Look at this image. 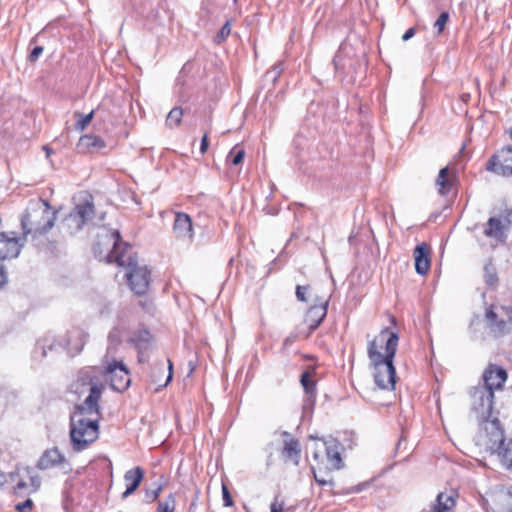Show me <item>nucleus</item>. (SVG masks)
I'll return each instance as SVG.
<instances>
[{
  "label": "nucleus",
  "mask_w": 512,
  "mask_h": 512,
  "mask_svg": "<svg viewBox=\"0 0 512 512\" xmlns=\"http://www.w3.org/2000/svg\"><path fill=\"white\" fill-rule=\"evenodd\" d=\"M74 392H88L84 402L76 406L70 417V439L75 452L85 450L99 435L100 406L103 386L88 374L80 376L73 384Z\"/></svg>",
  "instance_id": "1"
},
{
  "label": "nucleus",
  "mask_w": 512,
  "mask_h": 512,
  "mask_svg": "<svg viewBox=\"0 0 512 512\" xmlns=\"http://www.w3.org/2000/svg\"><path fill=\"white\" fill-rule=\"evenodd\" d=\"M94 254L100 261L117 263L126 267V277L131 290L137 295L146 293L149 287L150 272L146 266H140L133 255L130 246L121 241L117 230L103 229L97 236L93 248Z\"/></svg>",
  "instance_id": "2"
},
{
  "label": "nucleus",
  "mask_w": 512,
  "mask_h": 512,
  "mask_svg": "<svg viewBox=\"0 0 512 512\" xmlns=\"http://www.w3.org/2000/svg\"><path fill=\"white\" fill-rule=\"evenodd\" d=\"M399 337L396 332L383 328L377 336L368 342L367 355L374 368V382L379 389L393 390L396 383V371L393 364Z\"/></svg>",
  "instance_id": "3"
},
{
  "label": "nucleus",
  "mask_w": 512,
  "mask_h": 512,
  "mask_svg": "<svg viewBox=\"0 0 512 512\" xmlns=\"http://www.w3.org/2000/svg\"><path fill=\"white\" fill-rule=\"evenodd\" d=\"M56 220L54 211L48 202L42 199L31 200L21 216L22 236L28 241L29 237L37 242L52 229Z\"/></svg>",
  "instance_id": "4"
},
{
  "label": "nucleus",
  "mask_w": 512,
  "mask_h": 512,
  "mask_svg": "<svg viewBox=\"0 0 512 512\" xmlns=\"http://www.w3.org/2000/svg\"><path fill=\"white\" fill-rule=\"evenodd\" d=\"M120 339L117 333L111 332L108 336V348L104 357V378L110 383L113 390L122 392L130 385V376L127 367L122 361H117L113 358L117 345Z\"/></svg>",
  "instance_id": "5"
},
{
  "label": "nucleus",
  "mask_w": 512,
  "mask_h": 512,
  "mask_svg": "<svg viewBox=\"0 0 512 512\" xmlns=\"http://www.w3.org/2000/svg\"><path fill=\"white\" fill-rule=\"evenodd\" d=\"M95 216V207L92 198L76 204L74 209L62 220L61 228L66 233L73 235L88 225Z\"/></svg>",
  "instance_id": "6"
},
{
  "label": "nucleus",
  "mask_w": 512,
  "mask_h": 512,
  "mask_svg": "<svg viewBox=\"0 0 512 512\" xmlns=\"http://www.w3.org/2000/svg\"><path fill=\"white\" fill-rule=\"evenodd\" d=\"M485 430L490 434L489 449L498 454L505 466L512 468V440L505 441L504 432L500 427L499 420H492L489 423V427H485Z\"/></svg>",
  "instance_id": "7"
},
{
  "label": "nucleus",
  "mask_w": 512,
  "mask_h": 512,
  "mask_svg": "<svg viewBox=\"0 0 512 512\" xmlns=\"http://www.w3.org/2000/svg\"><path fill=\"white\" fill-rule=\"evenodd\" d=\"M472 410L477 414V417L482 422H487L486 427H489L488 419L492 415L494 392L487 388L479 386L474 387L471 392ZM492 421H490L491 423Z\"/></svg>",
  "instance_id": "8"
},
{
  "label": "nucleus",
  "mask_w": 512,
  "mask_h": 512,
  "mask_svg": "<svg viewBox=\"0 0 512 512\" xmlns=\"http://www.w3.org/2000/svg\"><path fill=\"white\" fill-rule=\"evenodd\" d=\"M26 241L23 236L17 237L15 232H1L0 260L16 258Z\"/></svg>",
  "instance_id": "9"
},
{
  "label": "nucleus",
  "mask_w": 512,
  "mask_h": 512,
  "mask_svg": "<svg viewBox=\"0 0 512 512\" xmlns=\"http://www.w3.org/2000/svg\"><path fill=\"white\" fill-rule=\"evenodd\" d=\"M487 170L503 176L512 175V146L503 148L487 163Z\"/></svg>",
  "instance_id": "10"
},
{
  "label": "nucleus",
  "mask_w": 512,
  "mask_h": 512,
  "mask_svg": "<svg viewBox=\"0 0 512 512\" xmlns=\"http://www.w3.org/2000/svg\"><path fill=\"white\" fill-rule=\"evenodd\" d=\"M502 310L506 312L507 316L509 317V321H505L503 319L499 320L497 314L494 312L492 307L487 309L485 313L488 327L494 337L504 336L511 329L512 309L508 307H502Z\"/></svg>",
  "instance_id": "11"
},
{
  "label": "nucleus",
  "mask_w": 512,
  "mask_h": 512,
  "mask_svg": "<svg viewBox=\"0 0 512 512\" xmlns=\"http://www.w3.org/2000/svg\"><path fill=\"white\" fill-rule=\"evenodd\" d=\"M20 479L14 490L17 495H26L36 492L41 485L40 477L34 473L33 469L26 467L19 473Z\"/></svg>",
  "instance_id": "12"
},
{
  "label": "nucleus",
  "mask_w": 512,
  "mask_h": 512,
  "mask_svg": "<svg viewBox=\"0 0 512 512\" xmlns=\"http://www.w3.org/2000/svg\"><path fill=\"white\" fill-rule=\"evenodd\" d=\"M484 385L481 388H487L490 391L501 389L507 380V372L504 368L489 364L483 373Z\"/></svg>",
  "instance_id": "13"
},
{
  "label": "nucleus",
  "mask_w": 512,
  "mask_h": 512,
  "mask_svg": "<svg viewBox=\"0 0 512 512\" xmlns=\"http://www.w3.org/2000/svg\"><path fill=\"white\" fill-rule=\"evenodd\" d=\"M55 466H63L66 472L71 470L65 456L60 453L58 448L46 450L37 462V467L41 470L50 469Z\"/></svg>",
  "instance_id": "14"
},
{
  "label": "nucleus",
  "mask_w": 512,
  "mask_h": 512,
  "mask_svg": "<svg viewBox=\"0 0 512 512\" xmlns=\"http://www.w3.org/2000/svg\"><path fill=\"white\" fill-rule=\"evenodd\" d=\"M173 232L176 238L183 241H192L193 239V225L190 216L183 212H178L175 215L173 224Z\"/></svg>",
  "instance_id": "15"
},
{
  "label": "nucleus",
  "mask_w": 512,
  "mask_h": 512,
  "mask_svg": "<svg viewBox=\"0 0 512 512\" xmlns=\"http://www.w3.org/2000/svg\"><path fill=\"white\" fill-rule=\"evenodd\" d=\"M328 303V299H321L308 309L305 322L311 331L315 330L326 317Z\"/></svg>",
  "instance_id": "16"
},
{
  "label": "nucleus",
  "mask_w": 512,
  "mask_h": 512,
  "mask_svg": "<svg viewBox=\"0 0 512 512\" xmlns=\"http://www.w3.org/2000/svg\"><path fill=\"white\" fill-rule=\"evenodd\" d=\"M284 446L282 449V456L285 461H290L294 465H299L300 462V445L298 440L293 438L289 432H283Z\"/></svg>",
  "instance_id": "17"
},
{
  "label": "nucleus",
  "mask_w": 512,
  "mask_h": 512,
  "mask_svg": "<svg viewBox=\"0 0 512 512\" xmlns=\"http://www.w3.org/2000/svg\"><path fill=\"white\" fill-rule=\"evenodd\" d=\"M509 227V224L506 221V217L504 219L491 217L488 220L487 227L484 230V234L487 237L493 238L496 241L503 242L505 241V230Z\"/></svg>",
  "instance_id": "18"
},
{
  "label": "nucleus",
  "mask_w": 512,
  "mask_h": 512,
  "mask_svg": "<svg viewBox=\"0 0 512 512\" xmlns=\"http://www.w3.org/2000/svg\"><path fill=\"white\" fill-rule=\"evenodd\" d=\"M143 477L144 471L140 467H135L125 472L124 481L126 483V490L122 494L123 499H126L136 491L142 482Z\"/></svg>",
  "instance_id": "19"
},
{
  "label": "nucleus",
  "mask_w": 512,
  "mask_h": 512,
  "mask_svg": "<svg viewBox=\"0 0 512 512\" xmlns=\"http://www.w3.org/2000/svg\"><path fill=\"white\" fill-rule=\"evenodd\" d=\"M415 270L419 275H426L430 269L429 248L421 243L414 249Z\"/></svg>",
  "instance_id": "20"
},
{
  "label": "nucleus",
  "mask_w": 512,
  "mask_h": 512,
  "mask_svg": "<svg viewBox=\"0 0 512 512\" xmlns=\"http://www.w3.org/2000/svg\"><path fill=\"white\" fill-rule=\"evenodd\" d=\"M106 147L105 141L97 136L92 134H87L80 137L77 148L83 153H93L100 151Z\"/></svg>",
  "instance_id": "21"
},
{
  "label": "nucleus",
  "mask_w": 512,
  "mask_h": 512,
  "mask_svg": "<svg viewBox=\"0 0 512 512\" xmlns=\"http://www.w3.org/2000/svg\"><path fill=\"white\" fill-rule=\"evenodd\" d=\"M437 191L440 195H447L452 188V180L449 176V168L444 167L440 169L438 176L435 180Z\"/></svg>",
  "instance_id": "22"
},
{
  "label": "nucleus",
  "mask_w": 512,
  "mask_h": 512,
  "mask_svg": "<svg viewBox=\"0 0 512 512\" xmlns=\"http://www.w3.org/2000/svg\"><path fill=\"white\" fill-rule=\"evenodd\" d=\"M326 456L333 469L342 467V458L339 451V445L335 441L326 442Z\"/></svg>",
  "instance_id": "23"
},
{
  "label": "nucleus",
  "mask_w": 512,
  "mask_h": 512,
  "mask_svg": "<svg viewBox=\"0 0 512 512\" xmlns=\"http://www.w3.org/2000/svg\"><path fill=\"white\" fill-rule=\"evenodd\" d=\"M456 501L453 495L439 493L433 507L434 512H454Z\"/></svg>",
  "instance_id": "24"
},
{
  "label": "nucleus",
  "mask_w": 512,
  "mask_h": 512,
  "mask_svg": "<svg viewBox=\"0 0 512 512\" xmlns=\"http://www.w3.org/2000/svg\"><path fill=\"white\" fill-rule=\"evenodd\" d=\"M86 338L87 336L82 331L75 330L71 332L68 340L69 350L72 353H79L86 343Z\"/></svg>",
  "instance_id": "25"
},
{
  "label": "nucleus",
  "mask_w": 512,
  "mask_h": 512,
  "mask_svg": "<svg viewBox=\"0 0 512 512\" xmlns=\"http://www.w3.org/2000/svg\"><path fill=\"white\" fill-rule=\"evenodd\" d=\"M151 340V334L147 330H139L131 339L139 353L147 350Z\"/></svg>",
  "instance_id": "26"
},
{
  "label": "nucleus",
  "mask_w": 512,
  "mask_h": 512,
  "mask_svg": "<svg viewBox=\"0 0 512 512\" xmlns=\"http://www.w3.org/2000/svg\"><path fill=\"white\" fill-rule=\"evenodd\" d=\"M100 112V109L97 108L95 110H92L90 113L88 114H81L79 112H76L75 113V117L78 118L76 124H75V128L77 130H80V131H83L89 124L90 122L92 121L94 115L96 114H99Z\"/></svg>",
  "instance_id": "27"
},
{
  "label": "nucleus",
  "mask_w": 512,
  "mask_h": 512,
  "mask_svg": "<svg viewBox=\"0 0 512 512\" xmlns=\"http://www.w3.org/2000/svg\"><path fill=\"white\" fill-rule=\"evenodd\" d=\"M183 110L180 107H174L167 115L166 125L170 128L178 126L181 123Z\"/></svg>",
  "instance_id": "28"
},
{
  "label": "nucleus",
  "mask_w": 512,
  "mask_h": 512,
  "mask_svg": "<svg viewBox=\"0 0 512 512\" xmlns=\"http://www.w3.org/2000/svg\"><path fill=\"white\" fill-rule=\"evenodd\" d=\"M484 278L489 286H494L498 281L496 269L491 263L486 264L484 267Z\"/></svg>",
  "instance_id": "29"
},
{
  "label": "nucleus",
  "mask_w": 512,
  "mask_h": 512,
  "mask_svg": "<svg viewBox=\"0 0 512 512\" xmlns=\"http://www.w3.org/2000/svg\"><path fill=\"white\" fill-rule=\"evenodd\" d=\"M175 511V498L170 494L165 500L159 501L157 512H174Z\"/></svg>",
  "instance_id": "30"
},
{
  "label": "nucleus",
  "mask_w": 512,
  "mask_h": 512,
  "mask_svg": "<svg viewBox=\"0 0 512 512\" xmlns=\"http://www.w3.org/2000/svg\"><path fill=\"white\" fill-rule=\"evenodd\" d=\"M245 152L243 149H237L234 147L228 154L227 159L233 164V165H239L243 159H244Z\"/></svg>",
  "instance_id": "31"
},
{
  "label": "nucleus",
  "mask_w": 512,
  "mask_h": 512,
  "mask_svg": "<svg viewBox=\"0 0 512 512\" xmlns=\"http://www.w3.org/2000/svg\"><path fill=\"white\" fill-rule=\"evenodd\" d=\"M230 33H231V22L226 21V23L222 26L220 31L215 36L214 41L217 44H220L226 40V38L230 35Z\"/></svg>",
  "instance_id": "32"
},
{
  "label": "nucleus",
  "mask_w": 512,
  "mask_h": 512,
  "mask_svg": "<svg viewBox=\"0 0 512 512\" xmlns=\"http://www.w3.org/2000/svg\"><path fill=\"white\" fill-rule=\"evenodd\" d=\"M448 20H449L448 12H442L439 15V17L437 18V20L434 23V28L437 30V35H440L443 32Z\"/></svg>",
  "instance_id": "33"
},
{
  "label": "nucleus",
  "mask_w": 512,
  "mask_h": 512,
  "mask_svg": "<svg viewBox=\"0 0 512 512\" xmlns=\"http://www.w3.org/2000/svg\"><path fill=\"white\" fill-rule=\"evenodd\" d=\"M301 384L304 387L305 391L309 394L313 393L314 390V382L308 372H304L301 375Z\"/></svg>",
  "instance_id": "34"
},
{
  "label": "nucleus",
  "mask_w": 512,
  "mask_h": 512,
  "mask_svg": "<svg viewBox=\"0 0 512 512\" xmlns=\"http://www.w3.org/2000/svg\"><path fill=\"white\" fill-rule=\"evenodd\" d=\"M283 71V66L281 63L275 64L270 71L266 73V77L270 79L272 82H276L278 77Z\"/></svg>",
  "instance_id": "35"
},
{
  "label": "nucleus",
  "mask_w": 512,
  "mask_h": 512,
  "mask_svg": "<svg viewBox=\"0 0 512 512\" xmlns=\"http://www.w3.org/2000/svg\"><path fill=\"white\" fill-rule=\"evenodd\" d=\"M285 502L280 498V495H276L273 502L270 505V512H284Z\"/></svg>",
  "instance_id": "36"
},
{
  "label": "nucleus",
  "mask_w": 512,
  "mask_h": 512,
  "mask_svg": "<svg viewBox=\"0 0 512 512\" xmlns=\"http://www.w3.org/2000/svg\"><path fill=\"white\" fill-rule=\"evenodd\" d=\"M310 287L307 285V286H302V285H298L296 287V298L297 300L301 301V302H307V293L309 291Z\"/></svg>",
  "instance_id": "37"
},
{
  "label": "nucleus",
  "mask_w": 512,
  "mask_h": 512,
  "mask_svg": "<svg viewBox=\"0 0 512 512\" xmlns=\"http://www.w3.org/2000/svg\"><path fill=\"white\" fill-rule=\"evenodd\" d=\"M222 498H223V505L225 507H231L233 506L234 502L230 495V492L225 484H222Z\"/></svg>",
  "instance_id": "38"
},
{
  "label": "nucleus",
  "mask_w": 512,
  "mask_h": 512,
  "mask_svg": "<svg viewBox=\"0 0 512 512\" xmlns=\"http://www.w3.org/2000/svg\"><path fill=\"white\" fill-rule=\"evenodd\" d=\"M369 486H370V482H368V481L361 482V483L357 484L356 486L347 488L345 490V494L360 493Z\"/></svg>",
  "instance_id": "39"
},
{
  "label": "nucleus",
  "mask_w": 512,
  "mask_h": 512,
  "mask_svg": "<svg viewBox=\"0 0 512 512\" xmlns=\"http://www.w3.org/2000/svg\"><path fill=\"white\" fill-rule=\"evenodd\" d=\"M32 507L33 501L30 498H28L23 503L17 504L15 508L18 512H31Z\"/></svg>",
  "instance_id": "40"
},
{
  "label": "nucleus",
  "mask_w": 512,
  "mask_h": 512,
  "mask_svg": "<svg viewBox=\"0 0 512 512\" xmlns=\"http://www.w3.org/2000/svg\"><path fill=\"white\" fill-rule=\"evenodd\" d=\"M162 490L161 486H158L155 490L146 491V499L148 502H154L158 497Z\"/></svg>",
  "instance_id": "41"
},
{
  "label": "nucleus",
  "mask_w": 512,
  "mask_h": 512,
  "mask_svg": "<svg viewBox=\"0 0 512 512\" xmlns=\"http://www.w3.org/2000/svg\"><path fill=\"white\" fill-rule=\"evenodd\" d=\"M43 53V47L42 46H36L33 48L31 53L29 54V60L31 62H35L39 56Z\"/></svg>",
  "instance_id": "42"
},
{
  "label": "nucleus",
  "mask_w": 512,
  "mask_h": 512,
  "mask_svg": "<svg viewBox=\"0 0 512 512\" xmlns=\"http://www.w3.org/2000/svg\"><path fill=\"white\" fill-rule=\"evenodd\" d=\"M313 474H314V479L315 481L321 485V486H325V485H330L332 486L333 485V481L331 479H326L324 477H321L319 476L315 471H313Z\"/></svg>",
  "instance_id": "43"
},
{
  "label": "nucleus",
  "mask_w": 512,
  "mask_h": 512,
  "mask_svg": "<svg viewBox=\"0 0 512 512\" xmlns=\"http://www.w3.org/2000/svg\"><path fill=\"white\" fill-rule=\"evenodd\" d=\"M7 282V275L5 271V267L0 264V289L6 284Z\"/></svg>",
  "instance_id": "44"
},
{
  "label": "nucleus",
  "mask_w": 512,
  "mask_h": 512,
  "mask_svg": "<svg viewBox=\"0 0 512 512\" xmlns=\"http://www.w3.org/2000/svg\"><path fill=\"white\" fill-rule=\"evenodd\" d=\"M168 375L166 377V380L164 381V383L162 384H159L158 386L159 387H165L172 379V363L170 360H168Z\"/></svg>",
  "instance_id": "45"
},
{
  "label": "nucleus",
  "mask_w": 512,
  "mask_h": 512,
  "mask_svg": "<svg viewBox=\"0 0 512 512\" xmlns=\"http://www.w3.org/2000/svg\"><path fill=\"white\" fill-rule=\"evenodd\" d=\"M208 146H209V143H208V136L207 134H205L201 140V145H200V152L202 154H204L207 149H208Z\"/></svg>",
  "instance_id": "46"
},
{
  "label": "nucleus",
  "mask_w": 512,
  "mask_h": 512,
  "mask_svg": "<svg viewBox=\"0 0 512 512\" xmlns=\"http://www.w3.org/2000/svg\"><path fill=\"white\" fill-rule=\"evenodd\" d=\"M415 35V29L414 28H409L402 36V40L403 41H408L409 39H411L413 36Z\"/></svg>",
  "instance_id": "47"
},
{
  "label": "nucleus",
  "mask_w": 512,
  "mask_h": 512,
  "mask_svg": "<svg viewBox=\"0 0 512 512\" xmlns=\"http://www.w3.org/2000/svg\"><path fill=\"white\" fill-rule=\"evenodd\" d=\"M164 370H165V364L163 362H159L153 368V375L156 374V373H162L163 374Z\"/></svg>",
  "instance_id": "48"
},
{
  "label": "nucleus",
  "mask_w": 512,
  "mask_h": 512,
  "mask_svg": "<svg viewBox=\"0 0 512 512\" xmlns=\"http://www.w3.org/2000/svg\"><path fill=\"white\" fill-rule=\"evenodd\" d=\"M506 221L509 224V226L512 225V209L508 212V214L506 216Z\"/></svg>",
  "instance_id": "49"
},
{
  "label": "nucleus",
  "mask_w": 512,
  "mask_h": 512,
  "mask_svg": "<svg viewBox=\"0 0 512 512\" xmlns=\"http://www.w3.org/2000/svg\"><path fill=\"white\" fill-rule=\"evenodd\" d=\"M44 149L46 150L47 156H49V154H50V149H49V148H47V147H44Z\"/></svg>",
  "instance_id": "50"
},
{
  "label": "nucleus",
  "mask_w": 512,
  "mask_h": 512,
  "mask_svg": "<svg viewBox=\"0 0 512 512\" xmlns=\"http://www.w3.org/2000/svg\"><path fill=\"white\" fill-rule=\"evenodd\" d=\"M509 134H510V137L512 139V127L509 129Z\"/></svg>",
  "instance_id": "51"
},
{
  "label": "nucleus",
  "mask_w": 512,
  "mask_h": 512,
  "mask_svg": "<svg viewBox=\"0 0 512 512\" xmlns=\"http://www.w3.org/2000/svg\"><path fill=\"white\" fill-rule=\"evenodd\" d=\"M314 458L317 459L318 458V454L317 453H314Z\"/></svg>",
  "instance_id": "52"
}]
</instances>
